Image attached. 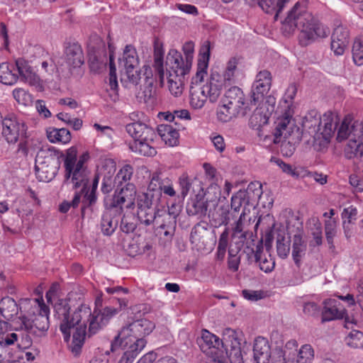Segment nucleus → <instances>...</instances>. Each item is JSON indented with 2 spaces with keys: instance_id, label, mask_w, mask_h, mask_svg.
<instances>
[{
  "instance_id": "obj_1",
  "label": "nucleus",
  "mask_w": 363,
  "mask_h": 363,
  "mask_svg": "<svg viewBox=\"0 0 363 363\" xmlns=\"http://www.w3.org/2000/svg\"><path fill=\"white\" fill-rule=\"evenodd\" d=\"M54 310L69 350L74 356H78L84 343L87 323L89 326L93 316L89 305L81 303L71 309L67 300L59 299L54 305Z\"/></svg>"
},
{
  "instance_id": "obj_2",
  "label": "nucleus",
  "mask_w": 363,
  "mask_h": 363,
  "mask_svg": "<svg viewBox=\"0 0 363 363\" xmlns=\"http://www.w3.org/2000/svg\"><path fill=\"white\" fill-rule=\"evenodd\" d=\"M296 29L301 31L302 37L308 40H313L316 38H325L330 30L321 24L313 14L308 12L305 5L299 2L288 12L287 16L282 23V30L290 34Z\"/></svg>"
},
{
  "instance_id": "obj_3",
  "label": "nucleus",
  "mask_w": 363,
  "mask_h": 363,
  "mask_svg": "<svg viewBox=\"0 0 363 363\" xmlns=\"http://www.w3.org/2000/svg\"><path fill=\"white\" fill-rule=\"evenodd\" d=\"M163 179L160 172H153L147 191L138 196V218L141 224L146 226L152 224L156 220V209L152 206L158 203L162 197L161 189Z\"/></svg>"
},
{
  "instance_id": "obj_4",
  "label": "nucleus",
  "mask_w": 363,
  "mask_h": 363,
  "mask_svg": "<svg viewBox=\"0 0 363 363\" xmlns=\"http://www.w3.org/2000/svg\"><path fill=\"white\" fill-rule=\"evenodd\" d=\"M337 140L341 142L347 140L344 152L346 157L362 158L363 157V123L354 121L351 116L343 119L338 130Z\"/></svg>"
},
{
  "instance_id": "obj_5",
  "label": "nucleus",
  "mask_w": 363,
  "mask_h": 363,
  "mask_svg": "<svg viewBox=\"0 0 363 363\" xmlns=\"http://www.w3.org/2000/svg\"><path fill=\"white\" fill-rule=\"evenodd\" d=\"M30 317L25 315L17 318L14 323L16 330H23L38 337L44 336L49 328V308L43 301L38 298L32 300Z\"/></svg>"
},
{
  "instance_id": "obj_6",
  "label": "nucleus",
  "mask_w": 363,
  "mask_h": 363,
  "mask_svg": "<svg viewBox=\"0 0 363 363\" xmlns=\"http://www.w3.org/2000/svg\"><path fill=\"white\" fill-rule=\"evenodd\" d=\"M297 92L296 85L290 84L286 89L284 96L280 100L275 111V142L279 141L280 135L283 133L287 135L298 130V126L293 119L294 99Z\"/></svg>"
},
{
  "instance_id": "obj_7",
  "label": "nucleus",
  "mask_w": 363,
  "mask_h": 363,
  "mask_svg": "<svg viewBox=\"0 0 363 363\" xmlns=\"http://www.w3.org/2000/svg\"><path fill=\"white\" fill-rule=\"evenodd\" d=\"M210 57V43L206 41L203 45L197 64V71L192 77L189 91V103L194 109L203 108L208 99L201 83L207 74V68Z\"/></svg>"
},
{
  "instance_id": "obj_8",
  "label": "nucleus",
  "mask_w": 363,
  "mask_h": 363,
  "mask_svg": "<svg viewBox=\"0 0 363 363\" xmlns=\"http://www.w3.org/2000/svg\"><path fill=\"white\" fill-rule=\"evenodd\" d=\"M337 117L331 112L320 116L316 111H309L303 118V127L315 140L328 143L337 127Z\"/></svg>"
},
{
  "instance_id": "obj_9",
  "label": "nucleus",
  "mask_w": 363,
  "mask_h": 363,
  "mask_svg": "<svg viewBox=\"0 0 363 363\" xmlns=\"http://www.w3.org/2000/svg\"><path fill=\"white\" fill-rule=\"evenodd\" d=\"M298 346L296 340L286 342L284 348L276 347L270 351L268 340L263 337H257L253 346V359L251 363H286L288 350Z\"/></svg>"
},
{
  "instance_id": "obj_10",
  "label": "nucleus",
  "mask_w": 363,
  "mask_h": 363,
  "mask_svg": "<svg viewBox=\"0 0 363 363\" xmlns=\"http://www.w3.org/2000/svg\"><path fill=\"white\" fill-rule=\"evenodd\" d=\"M77 155V152L75 147H70L67 151L64 160L65 183L71 184L72 189H77L79 187H82L84 189L88 182L87 172L84 166L88 155L84 154L78 160Z\"/></svg>"
},
{
  "instance_id": "obj_11",
  "label": "nucleus",
  "mask_w": 363,
  "mask_h": 363,
  "mask_svg": "<svg viewBox=\"0 0 363 363\" xmlns=\"http://www.w3.org/2000/svg\"><path fill=\"white\" fill-rule=\"evenodd\" d=\"M63 154L54 147L41 148L35 157V169L42 182H50L57 175Z\"/></svg>"
},
{
  "instance_id": "obj_12",
  "label": "nucleus",
  "mask_w": 363,
  "mask_h": 363,
  "mask_svg": "<svg viewBox=\"0 0 363 363\" xmlns=\"http://www.w3.org/2000/svg\"><path fill=\"white\" fill-rule=\"evenodd\" d=\"M245 104V95L242 91L238 86L230 88L225 91L218 108V120L227 122L241 111L242 115L247 114V106H244Z\"/></svg>"
},
{
  "instance_id": "obj_13",
  "label": "nucleus",
  "mask_w": 363,
  "mask_h": 363,
  "mask_svg": "<svg viewBox=\"0 0 363 363\" xmlns=\"http://www.w3.org/2000/svg\"><path fill=\"white\" fill-rule=\"evenodd\" d=\"M139 64V59L136 50L132 45H126L122 57L118 59L119 68L123 72L121 81H128L129 83L136 85L143 74L142 69L140 72L134 71Z\"/></svg>"
},
{
  "instance_id": "obj_14",
  "label": "nucleus",
  "mask_w": 363,
  "mask_h": 363,
  "mask_svg": "<svg viewBox=\"0 0 363 363\" xmlns=\"http://www.w3.org/2000/svg\"><path fill=\"white\" fill-rule=\"evenodd\" d=\"M261 184L251 182L245 190H240L231 198V209L235 212L240 211L243 205L247 210V206H254L262 194Z\"/></svg>"
},
{
  "instance_id": "obj_15",
  "label": "nucleus",
  "mask_w": 363,
  "mask_h": 363,
  "mask_svg": "<svg viewBox=\"0 0 363 363\" xmlns=\"http://www.w3.org/2000/svg\"><path fill=\"white\" fill-rule=\"evenodd\" d=\"M154 328L155 324L152 322L147 319L137 320L123 327L115 339L132 340V338H135V340H139V338H145L152 333Z\"/></svg>"
},
{
  "instance_id": "obj_16",
  "label": "nucleus",
  "mask_w": 363,
  "mask_h": 363,
  "mask_svg": "<svg viewBox=\"0 0 363 363\" xmlns=\"http://www.w3.org/2000/svg\"><path fill=\"white\" fill-rule=\"evenodd\" d=\"M0 122L2 123V134L8 143H16L20 137L26 134V128L24 123L13 114H9L5 118L2 117Z\"/></svg>"
},
{
  "instance_id": "obj_17",
  "label": "nucleus",
  "mask_w": 363,
  "mask_h": 363,
  "mask_svg": "<svg viewBox=\"0 0 363 363\" xmlns=\"http://www.w3.org/2000/svg\"><path fill=\"white\" fill-rule=\"evenodd\" d=\"M194 51V44L191 41L186 42L183 45L185 60L177 50H170L167 56V65H174V67H184V69L189 71L192 64Z\"/></svg>"
},
{
  "instance_id": "obj_18",
  "label": "nucleus",
  "mask_w": 363,
  "mask_h": 363,
  "mask_svg": "<svg viewBox=\"0 0 363 363\" xmlns=\"http://www.w3.org/2000/svg\"><path fill=\"white\" fill-rule=\"evenodd\" d=\"M272 85V75L267 70L260 71L256 76L252 87L251 104H256L257 102L263 99L268 94Z\"/></svg>"
},
{
  "instance_id": "obj_19",
  "label": "nucleus",
  "mask_w": 363,
  "mask_h": 363,
  "mask_svg": "<svg viewBox=\"0 0 363 363\" xmlns=\"http://www.w3.org/2000/svg\"><path fill=\"white\" fill-rule=\"evenodd\" d=\"M144 77L143 88L138 93L137 97L140 101H143L148 106H154L156 103L155 89L153 87L154 79L152 71L149 65H144L142 68Z\"/></svg>"
},
{
  "instance_id": "obj_20",
  "label": "nucleus",
  "mask_w": 363,
  "mask_h": 363,
  "mask_svg": "<svg viewBox=\"0 0 363 363\" xmlns=\"http://www.w3.org/2000/svg\"><path fill=\"white\" fill-rule=\"evenodd\" d=\"M169 69L164 72V80H167L169 90L172 94L177 96L182 93V84L184 75L189 71L184 67H174V65H167Z\"/></svg>"
},
{
  "instance_id": "obj_21",
  "label": "nucleus",
  "mask_w": 363,
  "mask_h": 363,
  "mask_svg": "<svg viewBox=\"0 0 363 363\" xmlns=\"http://www.w3.org/2000/svg\"><path fill=\"white\" fill-rule=\"evenodd\" d=\"M224 345L231 363H244L241 352L240 343L235 337L233 330L228 328L224 333Z\"/></svg>"
},
{
  "instance_id": "obj_22",
  "label": "nucleus",
  "mask_w": 363,
  "mask_h": 363,
  "mask_svg": "<svg viewBox=\"0 0 363 363\" xmlns=\"http://www.w3.org/2000/svg\"><path fill=\"white\" fill-rule=\"evenodd\" d=\"M119 310L113 307H105L101 311L94 310L92 319L90 322L88 335L90 337L96 334L103 326L107 324L109 320L118 313Z\"/></svg>"
},
{
  "instance_id": "obj_23",
  "label": "nucleus",
  "mask_w": 363,
  "mask_h": 363,
  "mask_svg": "<svg viewBox=\"0 0 363 363\" xmlns=\"http://www.w3.org/2000/svg\"><path fill=\"white\" fill-rule=\"evenodd\" d=\"M147 344L145 338L129 340L114 339L111 343L112 350L121 347L128 356L135 359Z\"/></svg>"
},
{
  "instance_id": "obj_24",
  "label": "nucleus",
  "mask_w": 363,
  "mask_h": 363,
  "mask_svg": "<svg viewBox=\"0 0 363 363\" xmlns=\"http://www.w3.org/2000/svg\"><path fill=\"white\" fill-rule=\"evenodd\" d=\"M275 133L274 130L272 135L265 136L264 140L272 141L274 144L281 143V152L282 155L285 157H291L296 150L295 143L299 138V128H298L297 130L290 134L286 135L283 133L280 135L279 140L277 142L274 140Z\"/></svg>"
},
{
  "instance_id": "obj_25",
  "label": "nucleus",
  "mask_w": 363,
  "mask_h": 363,
  "mask_svg": "<svg viewBox=\"0 0 363 363\" xmlns=\"http://www.w3.org/2000/svg\"><path fill=\"white\" fill-rule=\"evenodd\" d=\"M127 133L137 140H154L156 138L155 130L143 122H131L126 125Z\"/></svg>"
},
{
  "instance_id": "obj_26",
  "label": "nucleus",
  "mask_w": 363,
  "mask_h": 363,
  "mask_svg": "<svg viewBox=\"0 0 363 363\" xmlns=\"http://www.w3.org/2000/svg\"><path fill=\"white\" fill-rule=\"evenodd\" d=\"M224 81L218 72H213L205 84L201 85L208 100L211 103L216 102L220 96Z\"/></svg>"
},
{
  "instance_id": "obj_27",
  "label": "nucleus",
  "mask_w": 363,
  "mask_h": 363,
  "mask_svg": "<svg viewBox=\"0 0 363 363\" xmlns=\"http://www.w3.org/2000/svg\"><path fill=\"white\" fill-rule=\"evenodd\" d=\"M349 44L348 30L342 26H337L331 36V50L337 55L344 53Z\"/></svg>"
},
{
  "instance_id": "obj_28",
  "label": "nucleus",
  "mask_w": 363,
  "mask_h": 363,
  "mask_svg": "<svg viewBox=\"0 0 363 363\" xmlns=\"http://www.w3.org/2000/svg\"><path fill=\"white\" fill-rule=\"evenodd\" d=\"M178 215L179 211L175 205L169 208L168 211L157 210L156 211V220L149 226L161 229L172 228L175 225Z\"/></svg>"
},
{
  "instance_id": "obj_29",
  "label": "nucleus",
  "mask_w": 363,
  "mask_h": 363,
  "mask_svg": "<svg viewBox=\"0 0 363 363\" xmlns=\"http://www.w3.org/2000/svg\"><path fill=\"white\" fill-rule=\"evenodd\" d=\"M296 347L289 349L286 354V363H311L314 351L310 345H303L296 354Z\"/></svg>"
},
{
  "instance_id": "obj_30",
  "label": "nucleus",
  "mask_w": 363,
  "mask_h": 363,
  "mask_svg": "<svg viewBox=\"0 0 363 363\" xmlns=\"http://www.w3.org/2000/svg\"><path fill=\"white\" fill-rule=\"evenodd\" d=\"M16 71L18 72V79L21 81L28 83L30 85H38L40 79L33 72L32 67L25 60L19 58L15 62Z\"/></svg>"
},
{
  "instance_id": "obj_31",
  "label": "nucleus",
  "mask_w": 363,
  "mask_h": 363,
  "mask_svg": "<svg viewBox=\"0 0 363 363\" xmlns=\"http://www.w3.org/2000/svg\"><path fill=\"white\" fill-rule=\"evenodd\" d=\"M324 307L322 312V321H331L341 319L344 317L345 310L339 307L340 303L335 299H327L323 302Z\"/></svg>"
},
{
  "instance_id": "obj_32",
  "label": "nucleus",
  "mask_w": 363,
  "mask_h": 363,
  "mask_svg": "<svg viewBox=\"0 0 363 363\" xmlns=\"http://www.w3.org/2000/svg\"><path fill=\"white\" fill-rule=\"evenodd\" d=\"M225 341H220V339L215 335L211 333L206 330H202L201 337L198 340V344L201 350L207 354H212L213 351H208L211 350H218L220 345H224Z\"/></svg>"
},
{
  "instance_id": "obj_33",
  "label": "nucleus",
  "mask_w": 363,
  "mask_h": 363,
  "mask_svg": "<svg viewBox=\"0 0 363 363\" xmlns=\"http://www.w3.org/2000/svg\"><path fill=\"white\" fill-rule=\"evenodd\" d=\"M65 57L69 67H78L84 63V56L81 46L77 43L69 44L65 48Z\"/></svg>"
},
{
  "instance_id": "obj_34",
  "label": "nucleus",
  "mask_w": 363,
  "mask_h": 363,
  "mask_svg": "<svg viewBox=\"0 0 363 363\" xmlns=\"http://www.w3.org/2000/svg\"><path fill=\"white\" fill-rule=\"evenodd\" d=\"M207 230L200 225H198L195 226L191 232V242L194 245V247L197 249V250L201 252H204L206 250H208L207 249V235H208Z\"/></svg>"
},
{
  "instance_id": "obj_35",
  "label": "nucleus",
  "mask_w": 363,
  "mask_h": 363,
  "mask_svg": "<svg viewBox=\"0 0 363 363\" xmlns=\"http://www.w3.org/2000/svg\"><path fill=\"white\" fill-rule=\"evenodd\" d=\"M255 258L262 271L269 273L274 268V260L270 255L264 252L262 245H257L256 250L255 251Z\"/></svg>"
},
{
  "instance_id": "obj_36",
  "label": "nucleus",
  "mask_w": 363,
  "mask_h": 363,
  "mask_svg": "<svg viewBox=\"0 0 363 363\" xmlns=\"http://www.w3.org/2000/svg\"><path fill=\"white\" fill-rule=\"evenodd\" d=\"M157 132L166 145L174 147L179 143V132L172 125L161 124L157 127Z\"/></svg>"
},
{
  "instance_id": "obj_37",
  "label": "nucleus",
  "mask_w": 363,
  "mask_h": 363,
  "mask_svg": "<svg viewBox=\"0 0 363 363\" xmlns=\"http://www.w3.org/2000/svg\"><path fill=\"white\" fill-rule=\"evenodd\" d=\"M18 79V75L16 73L15 65L8 62L0 64V82L6 85L12 86L15 84Z\"/></svg>"
},
{
  "instance_id": "obj_38",
  "label": "nucleus",
  "mask_w": 363,
  "mask_h": 363,
  "mask_svg": "<svg viewBox=\"0 0 363 363\" xmlns=\"http://www.w3.org/2000/svg\"><path fill=\"white\" fill-rule=\"evenodd\" d=\"M267 13H274V20L278 19L279 13L289 0H255Z\"/></svg>"
},
{
  "instance_id": "obj_39",
  "label": "nucleus",
  "mask_w": 363,
  "mask_h": 363,
  "mask_svg": "<svg viewBox=\"0 0 363 363\" xmlns=\"http://www.w3.org/2000/svg\"><path fill=\"white\" fill-rule=\"evenodd\" d=\"M307 242L300 234H296L292 240V257L297 266L300 265L301 258L306 255Z\"/></svg>"
},
{
  "instance_id": "obj_40",
  "label": "nucleus",
  "mask_w": 363,
  "mask_h": 363,
  "mask_svg": "<svg viewBox=\"0 0 363 363\" xmlns=\"http://www.w3.org/2000/svg\"><path fill=\"white\" fill-rule=\"evenodd\" d=\"M116 214V212L110 209L103 214L101 228L104 235H111L116 229L118 223V218L115 216Z\"/></svg>"
},
{
  "instance_id": "obj_41",
  "label": "nucleus",
  "mask_w": 363,
  "mask_h": 363,
  "mask_svg": "<svg viewBox=\"0 0 363 363\" xmlns=\"http://www.w3.org/2000/svg\"><path fill=\"white\" fill-rule=\"evenodd\" d=\"M240 58L237 57H230L226 62L225 69L223 72L222 79L224 82H234L239 74Z\"/></svg>"
},
{
  "instance_id": "obj_42",
  "label": "nucleus",
  "mask_w": 363,
  "mask_h": 363,
  "mask_svg": "<svg viewBox=\"0 0 363 363\" xmlns=\"http://www.w3.org/2000/svg\"><path fill=\"white\" fill-rule=\"evenodd\" d=\"M154 140H137L130 145V149L141 155L152 157L156 155L157 151L152 146Z\"/></svg>"
},
{
  "instance_id": "obj_43",
  "label": "nucleus",
  "mask_w": 363,
  "mask_h": 363,
  "mask_svg": "<svg viewBox=\"0 0 363 363\" xmlns=\"http://www.w3.org/2000/svg\"><path fill=\"white\" fill-rule=\"evenodd\" d=\"M47 137L52 143H61L67 144L71 140L70 132L66 128H50L47 130Z\"/></svg>"
},
{
  "instance_id": "obj_44",
  "label": "nucleus",
  "mask_w": 363,
  "mask_h": 363,
  "mask_svg": "<svg viewBox=\"0 0 363 363\" xmlns=\"http://www.w3.org/2000/svg\"><path fill=\"white\" fill-rule=\"evenodd\" d=\"M269 116L264 113L262 108H257L249 120V125L255 130H259L262 126L268 123Z\"/></svg>"
},
{
  "instance_id": "obj_45",
  "label": "nucleus",
  "mask_w": 363,
  "mask_h": 363,
  "mask_svg": "<svg viewBox=\"0 0 363 363\" xmlns=\"http://www.w3.org/2000/svg\"><path fill=\"white\" fill-rule=\"evenodd\" d=\"M89 63L92 72H99L106 67L107 65V57L106 54L101 55L99 52H89Z\"/></svg>"
},
{
  "instance_id": "obj_46",
  "label": "nucleus",
  "mask_w": 363,
  "mask_h": 363,
  "mask_svg": "<svg viewBox=\"0 0 363 363\" xmlns=\"http://www.w3.org/2000/svg\"><path fill=\"white\" fill-rule=\"evenodd\" d=\"M133 168L129 164L123 166L117 173L114 178V183L116 187L123 186L124 184H131L130 180L133 176Z\"/></svg>"
},
{
  "instance_id": "obj_47",
  "label": "nucleus",
  "mask_w": 363,
  "mask_h": 363,
  "mask_svg": "<svg viewBox=\"0 0 363 363\" xmlns=\"http://www.w3.org/2000/svg\"><path fill=\"white\" fill-rule=\"evenodd\" d=\"M116 191L126 199L128 207H131L134 203L136 190L133 184H126L123 186L116 187Z\"/></svg>"
},
{
  "instance_id": "obj_48",
  "label": "nucleus",
  "mask_w": 363,
  "mask_h": 363,
  "mask_svg": "<svg viewBox=\"0 0 363 363\" xmlns=\"http://www.w3.org/2000/svg\"><path fill=\"white\" fill-rule=\"evenodd\" d=\"M3 315L6 318L12 319L18 313V306L12 298H6L2 300Z\"/></svg>"
},
{
  "instance_id": "obj_49",
  "label": "nucleus",
  "mask_w": 363,
  "mask_h": 363,
  "mask_svg": "<svg viewBox=\"0 0 363 363\" xmlns=\"http://www.w3.org/2000/svg\"><path fill=\"white\" fill-rule=\"evenodd\" d=\"M345 342L352 348L363 347V333L355 329L351 330L345 337Z\"/></svg>"
},
{
  "instance_id": "obj_50",
  "label": "nucleus",
  "mask_w": 363,
  "mask_h": 363,
  "mask_svg": "<svg viewBox=\"0 0 363 363\" xmlns=\"http://www.w3.org/2000/svg\"><path fill=\"white\" fill-rule=\"evenodd\" d=\"M207 211L204 201L201 200H191L187 203L186 211L189 216L203 215Z\"/></svg>"
},
{
  "instance_id": "obj_51",
  "label": "nucleus",
  "mask_w": 363,
  "mask_h": 363,
  "mask_svg": "<svg viewBox=\"0 0 363 363\" xmlns=\"http://www.w3.org/2000/svg\"><path fill=\"white\" fill-rule=\"evenodd\" d=\"M108 48H109V67H110V73H109V84L111 89H116L118 87V81L116 76V69L113 62L114 56H113V49L114 48L112 46V44L108 42Z\"/></svg>"
},
{
  "instance_id": "obj_52",
  "label": "nucleus",
  "mask_w": 363,
  "mask_h": 363,
  "mask_svg": "<svg viewBox=\"0 0 363 363\" xmlns=\"http://www.w3.org/2000/svg\"><path fill=\"white\" fill-rule=\"evenodd\" d=\"M163 51L160 49H156L154 54V67L157 72L160 83H164V71L163 69Z\"/></svg>"
},
{
  "instance_id": "obj_53",
  "label": "nucleus",
  "mask_w": 363,
  "mask_h": 363,
  "mask_svg": "<svg viewBox=\"0 0 363 363\" xmlns=\"http://www.w3.org/2000/svg\"><path fill=\"white\" fill-rule=\"evenodd\" d=\"M246 209L242 210L239 219L235 223V226L233 228V236L238 237L241 239H245L247 237V232L245 230L246 223Z\"/></svg>"
},
{
  "instance_id": "obj_54",
  "label": "nucleus",
  "mask_w": 363,
  "mask_h": 363,
  "mask_svg": "<svg viewBox=\"0 0 363 363\" xmlns=\"http://www.w3.org/2000/svg\"><path fill=\"white\" fill-rule=\"evenodd\" d=\"M290 240L284 236L279 235L277 240V252L279 257L285 259L289 254Z\"/></svg>"
},
{
  "instance_id": "obj_55",
  "label": "nucleus",
  "mask_w": 363,
  "mask_h": 363,
  "mask_svg": "<svg viewBox=\"0 0 363 363\" xmlns=\"http://www.w3.org/2000/svg\"><path fill=\"white\" fill-rule=\"evenodd\" d=\"M352 58L357 65H363V42L359 39L355 40L353 43Z\"/></svg>"
},
{
  "instance_id": "obj_56",
  "label": "nucleus",
  "mask_w": 363,
  "mask_h": 363,
  "mask_svg": "<svg viewBox=\"0 0 363 363\" xmlns=\"http://www.w3.org/2000/svg\"><path fill=\"white\" fill-rule=\"evenodd\" d=\"M13 96L19 104L27 106L32 102L31 95L22 88H16L13 91Z\"/></svg>"
},
{
  "instance_id": "obj_57",
  "label": "nucleus",
  "mask_w": 363,
  "mask_h": 363,
  "mask_svg": "<svg viewBox=\"0 0 363 363\" xmlns=\"http://www.w3.org/2000/svg\"><path fill=\"white\" fill-rule=\"evenodd\" d=\"M123 206L128 208L126 203V199L116 191L109 209L116 212L118 215H121L122 213Z\"/></svg>"
},
{
  "instance_id": "obj_58",
  "label": "nucleus",
  "mask_w": 363,
  "mask_h": 363,
  "mask_svg": "<svg viewBox=\"0 0 363 363\" xmlns=\"http://www.w3.org/2000/svg\"><path fill=\"white\" fill-rule=\"evenodd\" d=\"M313 240L311 241V245H320L322 244V227L318 220H313V227L311 228Z\"/></svg>"
},
{
  "instance_id": "obj_59",
  "label": "nucleus",
  "mask_w": 363,
  "mask_h": 363,
  "mask_svg": "<svg viewBox=\"0 0 363 363\" xmlns=\"http://www.w3.org/2000/svg\"><path fill=\"white\" fill-rule=\"evenodd\" d=\"M18 334L12 332V330L9 329V332H6L3 335L0 336V347H7L10 345H13L18 341Z\"/></svg>"
},
{
  "instance_id": "obj_60",
  "label": "nucleus",
  "mask_w": 363,
  "mask_h": 363,
  "mask_svg": "<svg viewBox=\"0 0 363 363\" xmlns=\"http://www.w3.org/2000/svg\"><path fill=\"white\" fill-rule=\"evenodd\" d=\"M325 232L327 240L329 243H332L334 237L337 233V220L336 219H328L325 223Z\"/></svg>"
},
{
  "instance_id": "obj_61",
  "label": "nucleus",
  "mask_w": 363,
  "mask_h": 363,
  "mask_svg": "<svg viewBox=\"0 0 363 363\" xmlns=\"http://www.w3.org/2000/svg\"><path fill=\"white\" fill-rule=\"evenodd\" d=\"M81 188V191L79 193H81V195L84 194V199L82 201V211L84 212L85 208L88 206H92L94 203H95L96 201V196L94 192L93 191H91L89 192L88 191H86V186L83 189L82 187Z\"/></svg>"
},
{
  "instance_id": "obj_62",
  "label": "nucleus",
  "mask_w": 363,
  "mask_h": 363,
  "mask_svg": "<svg viewBox=\"0 0 363 363\" xmlns=\"http://www.w3.org/2000/svg\"><path fill=\"white\" fill-rule=\"evenodd\" d=\"M342 221L354 223L357 219V209L353 206L345 208L341 213Z\"/></svg>"
},
{
  "instance_id": "obj_63",
  "label": "nucleus",
  "mask_w": 363,
  "mask_h": 363,
  "mask_svg": "<svg viewBox=\"0 0 363 363\" xmlns=\"http://www.w3.org/2000/svg\"><path fill=\"white\" fill-rule=\"evenodd\" d=\"M82 195L81 193H75L74 196L72 201H64L62 202L60 206L59 210L61 213H67L69 208L72 207L73 208H77L81 201Z\"/></svg>"
},
{
  "instance_id": "obj_64",
  "label": "nucleus",
  "mask_w": 363,
  "mask_h": 363,
  "mask_svg": "<svg viewBox=\"0 0 363 363\" xmlns=\"http://www.w3.org/2000/svg\"><path fill=\"white\" fill-rule=\"evenodd\" d=\"M154 354H147L144 355L138 363H177L176 359L172 357H164L157 361L153 360Z\"/></svg>"
}]
</instances>
